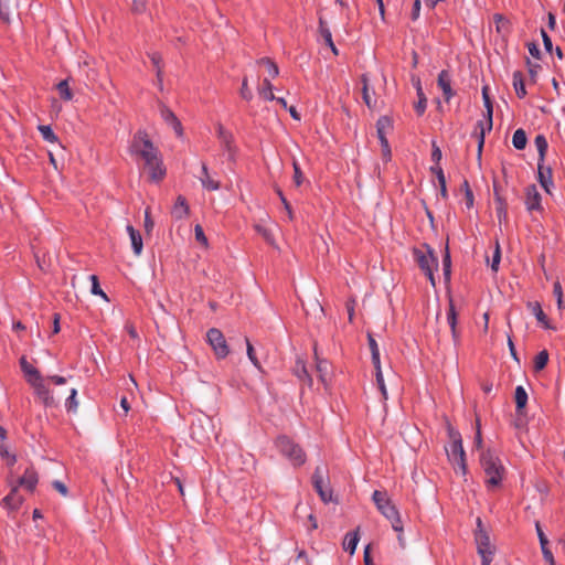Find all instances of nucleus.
I'll return each instance as SVG.
<instances>
[{"label":"nucleus","instance_id":"4c0bfd02","mask_svg":"<svg viewBox=\"0 0 565 565\" xmlns=\"http://www.w3.org/2000/svg\"><path fill=\"white\" fill-rule=\"evenodd\" d=\"M6 440L7 438H0V457L7 461L9 467H12L17 462V457L9 451Z\"/></svg>","mask_w":565,"mask_h":565},{"label":"nucleus","instance_id":"bb28decb","mask_svg":"<svg viewBox=\"0 0 565 565\" xmlns=\"http://www.w3.org/2000/svg\"><path fill=\"white\" fill-rule=\"evenodd\" d=\"M20 366H21V370L23 371V373L25 374V376L28 377V382L31 384L32 381H36L39 380L40 377H42L41 373L39 372L38 369H35L34 366H32L25 356H22L20 359Z\"/></svg>","mask_w":565,"mask_h":565},{"label":"nucleus","instance_id":"ea45409f","mask_svg":"<svg viewBox=\"0 0 565 565\" xmlns=\"http://www.w3.org/2000/svg\"><path fill=\"white\" fill-rule=\"evenodd\" d=\"M254 228L259 235H262L266 243H268L271 246L275 245V237L270 228L266 227L260 223L255 224Z\"/></svg>","mask_w":565,"mask_h":565},{"label":"nucleus","instance_id":"69168bd1","mask_svg":"<svg viewBox=\"0 0 565 565\" xmlns=\"http://www.w3.org/2000/svg\"><path fill=\"white\" fill-rule=\"evenodd\" d=\"M154 226V222L151 218L150 215V209L147 207L145 211V230L147 233H150Z\"/></svg>","mask_w":565,"mask_h":565},{"label":"nucleus","instance_id":"f704fd0d","mask_svg":"<svg viewBox=\"0 0 565 565\" xmlns=\"http://www.w3.org/2000/svg\"><path fill=\"white\" fill-rule=\"evenodd\" d=\"M534 145L539 152V160L541 162H545V157L548 148L547 140L544 135H537L534 139Z\"/></svg>","mask_w":565,"mask_h":565},{"label":"nucleus","instance_id":"e433bc0d","mask_svg":"<svg viewBox=\"0 0 565 565\" xmlns=\"http://www.w3.org/2000/svg\"><path fill=\"white\" fill-rule=\"evenodd\" d=\"M527 138L526 134L522 128L514 131L512 136V145L518 150H523L526 147Z\"/></svg>","mask_w":565,"mask_h":565},{"label":"nucleus","instance_id":"a18cd8bd","mask_svg":"<svg viewBox=\"0 0 565 565\" xmlns=\"http://www.w3.org/2000/svg\"><path fill=\"white\" fill-rule=\"evenodd\" d=\"M60 97L64 100H71L73 98V93L70 88L67 79L61 81L56 86Z\"/></svg>","mask_w":565,"mask_h":565},{"label":"nucleus","instance_id":"9b49d317","mask_svg":"<svg viewBox=\"0 0 565 565\" xmlns=\"http://www.w3.org/2000/svg\"><path fill=\"white\" fill-rule=\"evenodd\" d=\"M143 169L152 182H160L166 177V168L160 156L151 161L143 162Z\"/></svg>","mask_w":565,"mask_h":565},{"label":"nucleus","instance_id":"f3484780","mask_svg":"<svg viewBox=\"0 0 565 565\" xmlns=\"http://www.w3.org/2000/svg\"><path fill=\"white\" fill-rule=\"evenodd\" d=\"M393 127L392 120L387 116H381L376 121V132L382 148H387L386 134Z\"/></svg>","mask_w":565,"mask_h":565},{"label":"nucleus","instance_id":"dca6fc26","mask_svg":"<svg viewBox=\"0 0 565 565\" xmlns=\"http://www.w3.org/2000/svg\"><path fill=\"white\" fill-rule=\"evenodd\" d=\"M160 115L164 122L173 128L177 136L181 137L183 134L182 125L174 113L166 105H161Z\"/></svg>","mask_w":565,"mask_h":565},{"label":"nucleus","instance_id":"6e6d98bb","mask_svg":"<svg viewBox=\"0 0 565 565\" xmlns=\"http://www.w3.org/2000/svg\"><path fill=\"white\" fill-rule=\"evenodd\" d=\"M500 260H501V250H500V245L497 242L495 249H494V253H493V256H492V262H491V265H490L491 269L493 271H498L499 265H500Z\"/></svg>","mask_w":565,"mask_h":565},{"label":"nucleus","instance_id":"9d476101","mask_svg":"<svg viewBox=\"0 0 565 565\" xmlns=\"http://www.w3.org/2000/svg\"><path fill=\"white\" fill-rule=\"evenodd\" d=\"M216 136L221 142L222 148L228 153L230 159H233L236 151L233 134L218 122L216 125Z\"/></svg>","mask_w":565,"mask_h":565},{"label":"nucleus","instance_id":"79ce46f5","mask_svg":"<svg viewBox=\"0 0 565 565\" xmlns=\"http://www.w3.org/2000/svg\"><path fill=\"white\" fill-rule=\"evenodd\" d=\"M548 362V352L546 350H543L539 352L534 358V371L540 372L545 369Z\"/></svg>","mask_w":565,"mask_h":565},{"label":"nucleus","instance_id":"2f4dec72","mask_svg":"<svg viewBox=\"0 0 565 565\" xmlns=\"http://www.w3.org/2000/svg\"><path fill=\"white\" fill-rule=\"evenodd\" d=\"M361 83H362V99L365 103V105L372 109L375 106V100L372 99L370 87H369V77L366 74L361 75Z\"/></svg>","mask_w":565,"mask_h":565},{"label":"nucleus","instance_id":"f8f14e48","mask_svg":"<svg viewBox=\"0 0 565 565\" xmlns=\"http://www.w3.org/2000/svg\"><path fill=\"white\" fill-rule=\"evenodd\" d=\"M31 385L33 386L36 396L43 402V404L46 407L56 406V401L51 390L44 384L43 377H40L36 381H32Z\"/></svg>","mask_w":565,"mask_h":565},{"label":"nucleus","instance_id":"c756f323","mask_svg":"<svg viewBox=\"0 0 565 565\" xmlns=\"http://www.w3.org/2000/svg\"><path fill=\"white\" fill-rule=\"evenodd\" d=\"M315 355H316V360H317L316 367H317V373H318L319 380L323 384H326L328 375L330 373V364L327 360L319 359L316 350H315Z\"/></svg>","mask_w":565,"mask_h":565},{"label":"nucleus","instance_id":"473e14b6","mask_svg":"<svg viewBox=\"0 0 565 565\" xmlns=\"http://www.w3.org/2000/svg\"><path fill=\"white\" fill-rule=\"evenodd\" d=\"M359 542V533L355 532H348L344 536L342 546L343 550L349 552L350 554H353L355 552L356 545Z\"/></svg>","mask_w":565,"mask_h":565},{"label":"nucleus","instance_id":"49530a36","mask_svg":"<svg viewBox=\"0 0 565 565\" xmlns=\"http://www.w3.org/2000/svg\"><path fill=\"white\" fill-rule=\"evenodd\" d=\"M239 96L246 102H250L253 99V93H252L250 88L248 87V79L246 76H244L242 79Z\"/></svg>","mask_w":565,"mask_h":565},{"label":"nucleus","instance_id":"09e8293b","mask_svg":"<svg viewBox=\"0 0 565 565\" xmlns=\"http://www.w3.org/2000/svg\"><path fill=\"white\" fill-rule=\"evenodd\" d=\"M89 278H90V281H92V289H90L92 294L100 296L105 300H108L107 295L102 290V288L99 286V281H98L97 276L96 275H92Z\"/></svg>","mask_w":565,"mask_h":565},{"label":"nucleus","instance_id":"e2e57ef3","mask_svg":"<svg viewBox=\"0 0 565 565\" xmlns=\"http://www.w3.org/2000/svg\"><path fill=\"white\" fill-rule=\"evenodd\" d=\"M0 19L6 21V22L9 21L8 0H0Z\"/></svg>","mask_w":565,"mask_h":565},{"label":"nucleus","instance_id":"603ef678","mask_svg":"<svg viewBox=\"0 0 565 565\" xmlns=\"http://www.w3.org/2000/svg\"><path fill=\"white\" fill-rule=\"evenodd\" d=\"M286 212H287V216H288V220L289 221H292L294 220V212H292V209H291V205L290 203L288 202V200L286 199V196L284 195L282 191L280 189H277L276 190Z\"/></svg>","mask_w":565,"mask_h":565},{"label":"nucleus","instance_id":"7ed1b4c3","mask_svg":"<svg viewBox=\"0 0 565 565\" xmlns=\"http://www.w3.org/2000/svg\"><path fill=\"white\" fill-rule=\"evenodd\" d=\"M480 463L486 473V483L488 487H498L504 476L505 468L499 457L490 450L483 451L480 456Z\"/></svg>","mask_w":565,"mask_h":565},{"label":"nucleus","instance_id":"bf43d9fd","mask_svg":"<svg viewBox=\"0 0 565 565\" xmlns=\"http://www.w3.org/2000/svg\"><path fill=\"white\" fill-rule=\"evenodd\" d=\"M481 556V565H490L492 562L493 550L478 551Z\"/></svg>","mask_w":565,"mask_h":565},{"label":"nucleus","instance_id":"f257e3e1","mask_svg":"<svg viewBox=\"0 0 565 565\" xmlns=\"http://www.w3.org/2000/svg\"><path fill=\"white\" fill-rule=\"evenodd\" d=\"M447 430L450 439V446L446 448L448 459L452 463L456 472H460L465 476L467 473V463L461 435L450 424L447 425Z\"/></svg>","mask_w":565,"mask_h":565},{"label":"nucleus","instance_id":"8fccbe9b","mask_svg":"<svg viewBox=\"0 0 565 565\" xmlns=\"http://www.w3.org/2000/svg\"><path fill=\"white\" fill-rule=\"evenodd\" d=\"M149 57H150L153 66L157 68V77H158L159 82H161L162 81V71L160 67V63L162 61L161 55L157 52H153V53L149 54Z\"/></svg>","mask_w":565,"mask_h":565},{"label":"nucleus","instance_id":"393cba45","mask_svg":"<svg viewBox=\"0 0 565 565\" xmlns=\"http://www.w3.org/2000/svg\"><path fill=\"white\" fill-rule=\"evenodd\" d=\"M447 322L451 329V334H452L454 341L458 342L459 334L457 331V312H456L452 299L449 300V308L447 311Z\"/></svg>","mask_w":565,"mask_h":565},{"label":"nucleus","instance_id":"58836bf2","mask_svg":"<svg viewBox=\"0 0 565 565\" xmlns=\"http://www.w3.org/2000/svg\"><path fill=\"white\" fill-rule=\"evenodd\" d=\"M257 64L264 65L267 68L270 78H276L279 75L278 65L269 57H262L257 61Z\"/></svg>","mask_w":565,"mask_h":565},{"label":"nucleus","instance_id":"a878e982","mask_svg":"<svg viewBox=\"0 0 565 565\" xmlns=\"http://www.w3.org/2000/svg\"><path fill=\"white\" fill-rule=\"evenodd\" d=\"M294 374L302 382H305L308 386L312 385V377L308 373L306 363L298 359L296 361L295 367H294Z\"/></svg>","mask_w":565,"mask_h":565},{"label":"nucleus","instance_id":"b1692460","mask_svg":"<svg viewBox=\"0 0 565 565\" xmlns=\"http://www.w3.org/2000/svg\"><path fill=\"white\" fill-rule=\"evenodd\" d=\"M23 501V498L19 494L18 488L13 487L8 495L2 499V503L6 508L15 510Z\"/></svg>","mask_w":565,"mask_h":565},{"label":"nucleus","instance_id":"4d7b16f0","mask_svg":"<svg viewBox=\"0 0 565 565\" xmlns=\"http://www.w3.org/2000/svg\"><path fill=\"white\" fill-rule=\"evenodd\" d=\"M195 239L204 246H207V238L204 234L203 227L196 224L194 227Z\"/></svg>","mask_w":565,"mask_h":565},{"label":"nucleus","instance_id":"864d4df0","mask_svg":"<svg viewBox=\"0 0 565 565\" xmlns=\"http://www.w3.org/2000/svg\"><path fill=\"white\" fill-rule=\"evenodd\" d=\"M553 294L556 297L557 300V307L558 309L564 308V301H563V289L559 281H555L553 285Z\"/></svg>","mask_w":565,"mask_h":565},{"label":"nucleus","instance_id":"423d86ee","mask_svg":"<svg viewBox=\"0 0 565 565\" xmlns=\"http://www.w3.org/2000/svg\"><path fill=\"white\" fill-rule=\"evenodd\" d=\"M482 99L486 107V117L487 120L483 122L482 120H479L477 122V129H479V132H476L477 139H478V156H481L482 148L484 145V135L486 131H490L492 129V116H493V105L492 100L489 94V86L484 85L482 87Z\"/></svg>","mask_w":565,"mask_h":565},{"label":"nucleus","instance_id":"c03bdc74","mask_svg":"<svg viewBox=\"0 0 565 565\" xmlns=\"http://www.w3.org/2000/svg\"><path fill=\"white\" fill-rule=\"evenodd\" d=\"M77 390L71 388L70 396L66 398L65 407L68 413H75L78 407Z\"/></svg>","mask_w":565,"mask_h":565},{"label":"nucleus","instance_id":"39448f33","mask_svg":"<svg viewBox=\"0 0 565 565\" xmlns=\"http://www.w3.org/2000/svg\"><path fill=\"white\" fill-rule=\"evenodd\" d=\"M130 151L132 154L139 156L143 162L151 161L160 156L159 150L153 146L148 134L143 130H138L134 135Z\"/></svg>","mask_w":565,"mask_h":565},{"label":"nucleus","instance_id":"72a5a7b5","mask_svg":"<svg viewBox=\"0 0 565 565\" xmlns=\"http://www.w3.org/2000/svg\"><path fill=\"white\" fill-rule=\"evenodd\" d=\"M273 84L269 78H264L262 85L258 87V95L265 100H274L276 96L273 93Z\"/></svg>","mask_w":565,"mask_h":565},{"label":"nucleus","instance_id":"de8ad7c7","mask_svg":"<svg viewBox=\"0 0 565 565\" xmlns=\"http://www.w3.org/2000/svg\"><path fill=\"white\" fill-rule=\"evenodd\" d=\"M450 268H451L450 254H449L448 247H446L445 255L443 257V270H444V276L446 277V279L450 278V274H451Z\"/></svg>","mask_w":565,"mask_h":565},{"label":"nucleus","instance_id":"6ab92c4d","mask_svg":"<svg viewBox=\"0 0 565 565\" xmlns=\"http://www.w3.org/2000/svg\"><path fill=\"white\" fill-rule=\"evenodd\" d=\"M190 206L183 195H179L171 210V215L174 220L180 221L189 216Z\"/></svg>","mask_w":565,"mask_h":565},{"label":"nucleus","instance_id":"ddd939ff","mask_svg":"<svg viewBox=\"0 0 565 565\" xmlns=\"http://www.w3.org/2000/svg\"><path fill=\"white\" fill-rule=\"evenodd\" d=\"M537 181L544 191L551 194V189L554 186L553 171L551 167H545L541 161H537Z\"/></svg>","mask_w":565,"mask_h":565},{"label":"nucleus","instance_id":"cd10ccee","mask_svg":"<svg viewBox=\"0 0 565 565\" xmlns=\"http://www.w3.org/2000/svg\"><path fill=\"white\" fill-rule=\"evenodd\" d=\"M202 186L207 191H216L220 189V182L210 177L209 169L205 163L202 164V175L200 177Z\"/></svg>","mask_w":565,"mask_h":565},{"label":"nucleus","instance_id":"c85d7f7f","mask_svg":"<svg viewBox=\"0 0 565 565\" xmlns=\"http://www.w3.org/2000/svg\"><path fill=\"white\" fill-rule=\"evenodd\" d=\"M513 87L519 98H524L526 96L527 93L525 89L524 76L521 71H515L513 73Z\"/></svg>","mask_w":565,"mask_h":565},{"label":"nucleus","instance_id":"f03ea898","mask_svg":"<svg viewBox=\"0 0 565 565\" xmlns=\"http://www.w3.org/2000/svg\"><path fill=\"white\" fill-rule=\"evenodd\" d=\"M372 499L379 509V511L392 523V527L394 531L402 533L403 524L399 516V512L396 507L391 502L385 492L375 490L373 492ZM398 541L402 546H404L403 537L398 534Z\"/></svg>","mask_w":565,"mask_h":565},{"label":"nucleus","instance_id":"7c9ffc66","mask_svg":"<svg viewBox=\"0 0 565 565\" xmlns=\"http://www.w3.org/2000/svg\"><path fill=\"white\" fill-rule=\"evenodd\" d=\"M527 308L532 311V313L535 316L537 321L544 326V328H546V329L550 328L547 317L544 313V311L542 310L540 302H537V301L529 302Z\"/></svg>","mask_w":565,"mask_h":565},{"label":"nucleus","instance_id":"3c124183","mask_svg":"<svg viewBox=\"0 0 565 565\" xmlns=\"http://www.w3.org/2000/svg\"><path fill=\"white\" fill-rule=\"evenodd\" d=\"M246 349H247V356L248 359L250 360V362L258 369L260 370L262 366H260V363L256 356V353H255V350H254V347L252 345V343L249 342V340L246 338Z\"/></svg>","mask_w":565,"mask_h":565},{"label":"nucleus","instance_id":"37998d69","mask_svg":"<svg viewBox=\"0 0 565 565\" xmlns=\"http://www.w3.org/2000/svg\"><path fill=\"white\" fill-rule=\"evenodd\" d=\"M417 95H418V102L415 105V110L419 116H422L426 110L427 99L422 89L419 81L417 82Z\"/></svg>","mask_w":565,"mask_h":565},{"label":"nucleus","instance_id":"680f3d73","mask_svg":"<svg viewBox=\"0 0 565 565\" xmlns=\"http://www.w3.org/2000/svg\"><path fill=\"white\" fill-rule=\"evenodd\" d=\"M535 529H536V532H537V536H539L541 548L547 547V545H548L547 537L544 534V532H543V530H542V527H541L539 522H536Z\"/></svg>","mask_w":565,"mask_h":565},{"label":"nucleus","instance_id":"a19ab883","mask_svg":"<svg viewBox=\"0 0 565 565\" xmlns=\"http://www.w3.org/2000/svg\"><path fill=\"white\" fill-rule=\"evenodd\" d=\"M42 138L47 141V142H51V143H55V142H58V138L57 136L54 134L53 129L51 128L50 125H40L38 127Z\"/></svg>","mask_w":565,"mask_h":565},{"label":"nucleus","instance_id":"0e129e2a","mask_svg":"<svg viewBox=\"0 0 565 565\" xmlns=\"http://www.w3.org/2000/svg\"><path fill=\"white\" fill-rule=\"evenodd\" d=\"M526 64L529 66L530 77L533 82H535L537 72L541 70V65L532 63L530 58H526Z\"/></svg>","mask_w":565,"mask_h":565},{"label":"nucleus","instance_id":"0eeeda50","mask_svg":"<svg viewBox=\"0 0 565 565\" xmlns=\"http://www.w3.org/2000/svg\"><path fill=\"white\" fill-rule=\"evenodd\" d=\"M312 486L324 503L332 501V490L329 486L328 469L326 467L318 466L315 469Z\"/></svg>","mask_w":565,"mask_h":565},{"label":"nucleus","instance_id":"5fc2aeb1","mask_svg":"<svg viewBox=\"0 0 565 565\" xmlns=\"http://www.w3.org/2000/svg\"><path fill=\"white\" fill-rule=\"evenodd\" d=\"M375 377H376L377 387L383 396V399H387V391H386V386L384 383L382 370H379V372H375Z\"/></svg>","mask_w":565,"mask_h":565},{"label":"nucleus","instance_id":"4468645a","mask_svg":"<svg viewBox=\"0 0 565 565\" xmlns=\"http://www.w3.org/2000/svg\"><path fill=\"white\" fill-rule=\"evenodd\" d=\"M437 85L443 90L444 98L447 103L456 95V92L451 87V75L449 71L443 70L438 74Z\"/></svg>","mask_w":565,"mask_h":565},{"label":"nucleus","instance_id":"412c9836","mask_svg":"<svg viewBox=\"0 0 565 565\" xmlns=\"http://www.w3.org/2000/svg\"><path fill=\"white\" fill-rule=\"evenodd\" d=\"M319 33L323 39L324 43L331 49L334 55H338V49L333 43L332 34L322 17L319 18Z\"/></svg>","mask_w":565,"mask_h":565},{"label":"nucleus","instance_id":"20e7f679","mask_svg":"<svg viewBox=\"0 0 565 565\" xmlns=\"http://www.w3.org/2000/svg\"><path fill=\"white\" fill-rule=\"evenodd\" d=\"M278 451L286 457L292 466L300 467L306 462V454L291 438L286 435L278 436L275 440Z\"/></svg>","mask_w":565,"mask_h":565},{"label":"nucleus","instance_id":"2eb2a0df","mask_svg":"<svg viewBox=\"0 0 565 565\" xmlns=\"http://www.w3.org/2000/svg\"><path fill=\"white\" fill-rule=\"evenodd\" d=\"M541 194L537 191L535 184H531L526 186L525 189V205L527 211H541L542 204H541Z\"/></svg>","mask_w":565,"mask_h":565},{"label":"nucleus","instance_id":"4be33fe9","mask_svg":"<svg viewBox=\"0 0 565 565\" xmlns=\"http://www.w3.org/2000/svg\"><path fill=\"white\" fill-rule=\"evenodd\" d=\"M127 233L129 234L135 255L139 256L143 248L141 234L132 225L127 226Z\"/></svg>","mask_w":565,"mask_h":565},{"label":"nucleus","instance_id":"a211bd4d","mask_svg":"<svg viewBox=\"0 0 565 565\" xmlns=\"http://www.w3.org/2000/svg\"><path fill=\"white\" fill-rule=\"evenodd\" d=\"M39 478L38 472L33 467L26 468L23 475L19 478V486L24 488L25 490L32 492L34 491L38 484Z\"/></svg>","mask_w":565,"mask_h":565},{"label":"nucleus","instance_id":"338daca9","mask_svg":"<svg viewBox=\"0 0 565 565\" xmlns=\"http://www.w3.org/2000/svg\"><path fill=\"white\" fill-rule=\"evenodd\" d=\"M541 35L545 50L551 53L553 51V43L551 38L548 36L544 29L541 30Z\"/></svg>","mask_w":565,"mask_h":565},{"label":"nucleus","instance_id":"6e6552de","mask_svg":"<svg viewBox=\"0 0 565 565\" xmlns=\"http://www.w3.org/2000/svg\"><path fill=\"white\" fill-rule=\"evenodd\" d=\"M414 257L419 268L428 277L431 285L435 286L434 269L437 268L438 262L436 256L434 255L433 249H430L428 246L426 252L415 248Z\"/></svg>","mask_w":565,"mask_h":565},{"label":"nucleus","instance_id":"c9c22d12","mask_svg":"<svg viewBox=\"0 0 565 565\" xmlns=\"http://www.w3.org/2000/svg\"><path fill=\"white\" fill-rule=\"evenodd\" d=\"M514 398H515L516 412L521 413V411L526 406V403H527V393L523 386H521V385L516 386Z\"/></svg>","mask_w":565,"mask_h":565},{"label":"nucleus","instance_id":"774afa93","mask_svg":"<svg viewBox=\"0 0 565 565\" xmlns=\"http://www.w3.org/2000/svg\"><path fill=\"white\" fill-rule=\"evenodd\" d=\"M441 157H443V153H441L440 148L435 142H433L431 160L435 163H439L441 160Z\"/></svg>","mask_w":565,"mask_h":565},{"label":"nucleus","instance_id":"13d9d810","mask_svg":"<svg viewBox=\"0 0 565 565\" xmlns=\"http://www.w3.org/2000/svg\"><path fill=\"white\" fill-rule=\"evenodd\" d=\"M294 182L296 186H300L303 182V174L301 172L299 164L296 161H294Z\"/></svg>","mask_w":565,"mask_h":565},{"label":"nucleus","instance_id":"5701e85b","mask_svg":"<svg viewBox=\"0 0 565 565\" xmlns=\"http://www.w3.org/2000/svg\"><path fill=\"white\" fill-rule=\"evenodd\" d=\"M494 201H495V214H497V217L499 220V222L501 223L503 220H507V216H508V203L505 201V199H503L499 192H498V189L497 186L494 185Z\"/></svg>","mask_w":565,"mask_h":565},{"label":"nucleus","instance_id":"aec40b11","mask_svg":"<svg viewBox=\"0 0 565 565\" xmlns=\"http://www.w3.org/2000/svg\"><path fill=\"white\" fill-rule=\"evenodd\" d=\"M477 531H476V543L478 551L493 550L490 543L489 535L482 529V521L480 518L477 519Z\"/></svg>","mask_w":565,"mask_h":565},{"label":"nucleus","instance_id":"052dcab7","mask_svg":"<svg viewBox=\"0 0 565 565\" xmlns=\"http://www.w3.org/2000/svg\"><path fill=\"white\" fill-rule=\"evenodd\" d=\"M147 8L146 0H132L131 11L135 13H142Z\"/></svg>","mask_w":565,"mask_h":565},{"label":"nucleus","instance_id":"1a4fd4ad","mask_svg":"<svg viewBox=\"0 0 565 565\" xmlns=\"http://www.w3.org/2000/svg\"><path fill=\"white\" fill-rule=\"evenodd\" d=\"M206 340L217 359H225L228 355L230 349L221 330L211 328L206 333Z\"/></svg>","mask_w":565,"mask_h":565}]
</instances>
